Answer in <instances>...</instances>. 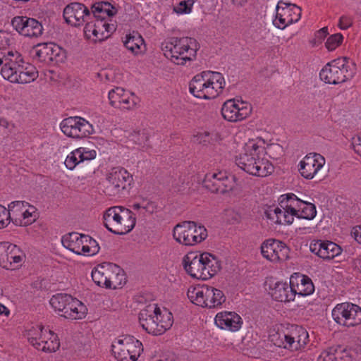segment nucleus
<instances>
[{"mask_svg":"<svg viewBox=\"0 0 361 361\" xmlns=\"http://www.w3.org/2000/svg\"><path fill=\"white\" fill-rule=\"evenodd\" d=\"M261 122L259 127L250 126V175L266 177L274 172V166L267 157L275 159L282 151L278 144L269 143Z\"/></svg>","mask_w":361,"mask_h":361,"instance_id":"nucleus-1","label":"nucleus"},{"mask_svg":"<svg viewBox=\"0 0 361 361\" xmlns=\"http://www.w3.org/2000/svg\"><path fill=\"white\" fill-rule=\"evenodd\" d=\"M0 66L3 64L1 74L11 82L27 84L38 78V71L30 63H25L21 54L17 51L7 50L1 52Z\"/></svg>","mask_w":361,"mask_h":361,"instance_id":"nucleus-2","label":"nucleus"},{"mask_svg":"<svg viewBox=\"0 0 361 361\" xmlns=\"http://www.w3.org/2000/svg\"><path fill=\"white\" fill-rule=\"evenodd\" d=\"M269 339L277 347L296 351L306 346L309 342V334L300 326L279 324L270 329Z\"/></svg>","mask_w":361,"mask_h":361,"instance_id":"nucleus-3","label":"nucleus"},{"mask_svg":"<svg viewBox=\"0 0 361 361\" xmlns=\"http://www.w3.org/2000/svg\"><path fill=\"white\" fill-rule=\"evenodd\" d=\"M138 318L142 329L154 336L165 333L173 322L171 312L165 308L161 310L155 303L149 304L142 310Z\"/></svg>","mask_w":361,"mask_h":361,"instance_id":"nucleus-4","label":"nucleus"},{"mask_svg":"<svg viewBox=\"0 0 361 361\" xmlns=\"http://www.w3.org/2000/svg\"><path fill=\"white\" fill-rule=\"evenodd\" d=\"M200 46L192 37H172L161 44L164 56L177 65H185L187 61L196 59L197 51Z\"/></svg>","mask_w":361,"mask_h":361,"instance_id":"nucleus-5","label":"nucleus"},{"mask_svg":"<svg viewBox=\"0 0 361 361\" xmlns=\"http://www.w3.org/2000/svg\"><path fill=\"white\" fill-rule=\"evenodd\" d=\"M105 227L116 235H125L135 226V214L130 209L121 206L109 208L103 216Z\"/></svg>","mask_w":361,"mask_h":361,"instance_id":"nucleus-6","label":"nucleus"},{"mask_svg":"<svg viewBox=\"0 0 361 361\" xmlns=\"http://www.w3.org/2000/svg\"><path fill=\"white\" fill-rule=\"evenodd\" d=\"M355 66L347 57L338 58L328 63L320 71L322 80L329 84H339L353 77Z\"/></svg>","mask_w":361,"mask_h":361,"instance_id":"nucleus-7","label":"nucleus"},{"mask_svg":"<svg viewBox=\"0 0 361 361\" xmlns=\"http://www.w3.org/2000/svg\"><path fill=\"white\" fill-rule=\"evenodd\" d=\"M265 216L271 224L290 225L296 218L293 193L281 195L278 199V204L267 207Z\"/></svg>","mask_w":361,"mask_h":361,"instance_id":"nucleus-8","label":"nucleus"},{"mask_svg":"<svg viewBox=\"0 0 361 361\" xmlns=\"http://www.w3.org/2000/svg\"><path fill=\"white\" fill-rule=\"evenodd\" d=\"M49 303L61 316L68 319H82L87 314L86 306L79 300L66 293L54 295Z\"/></svg>","mask_w":361,"mask_h":361,"instance_id":"nucleus-9","label":"nucleus"},{"mask_svg":"<svg viewBox=\"0 0 361 361\" xmlns=\"http://www.w3.org/2000/svg\"><path fill=\"white\" fill-rule=\"evenodd\" d=\"M187 295L191 302L202 307H219L226 301L223 291L207 285L190 287Z\"/></svg>","mask_w":361,"mask_h":361,"instance_id":"nucleus-10","label":"nucleus"},{"mask_svg":"<svg viewBox=\"0 0 361 361\" xmlns=\"http://www.w3.org/2000/svg\"><path fill=\"white\" fill-rule=\"evenodd\" d=\"M173 236L180 244L192 246L205 240L207 231L204 226L194 221H183L173 228Z\"/></svg>","mask_w":361,"mask_h":361,"instance_id":"nucleus-11","label":"nucleus"},{"mask_svg":"<svg viewBox=\"0 0 361 361\" xmlns=\"http://www.w3.org/2000/svg\"><path fill=\"white\" fill-rule=\"evenodd\" d=\"M63 245L77 255L93 256L100 250L98 243L88 235L73 232L63 236Z\"/></svg>","mask_w":361,"mask_h":361,"instance_id":"nucleus-12","label":"nucleus"},{"mask_svg":"<svg viewBox=\"0 0 361 361\" xmlns=\"http://www.w3.org/2000/svg\"><path fill=\"white\" fill-rule=\"evenodd\" d=\"M26 335L30 343L39 350L51 353L60 346L56 334L42 326H32L27 331Z\"/></svg>","mask_w":361,"mask_h":361,"instance_id":"nucleus-13","label":"nucleus"},{"mask_svg":"<svg viewBox=\"0 0 361 361\" xmlns=\"http://www.w3.org/2000/svg\"><path fill=\"white\" fill-rule=\"evenodd\" d=\"M111 347L118 361H136L143 350L142 343L131 336H123L116 339Z\"/></svg>","mask_w":361,"mask_h":361,"instance_id":"nucleus-14","label":"nucleus"},{"mask_svg":"<svg viewBox=\"0 0 361 361\" xmlns=\"http://www.w3.org/2000/svg\"><path fill=\"white\" fill-rule=\"evenodd\" d=\"M116 30V22L112 19L101 20L91 18L85 25V37L94 42L107 39Z\"/></svg>","mask_w":361,"mask_h":361,"instance_id":"nucleus-15","label":"nucleus"},{"mask_svg":"<svg viewBox=\"0 0 361 361\" xmlns=\"http://www.w3.org/2000/svg\"><path fill=\"white\" fill-rule=\"evenodd\" d=\"M332 317L337 323L348 327L361 324V307L350 302L338 304L332 310Z\"/></svg>","mask_w":361,"mask_h":361,"instance_id":"nucleus-16","label":"nucleus"},{"mask_svg":"<svg viewBox=\"0 0 361 361\" xmlns=\"http://www.w3.org/2000/svg\"><path fill=\"white\" fill-rule=\"evenodd\" d=\"M235 177L226 171L208 173L203 180L205 188L214 193L224 194L233 190Z\"/></svg>","mask_w":361,"mask_h":361,"instance_id":"nucleus-17","label":"nucleus"},{"mask_svg":"<svg viewBox=\"0 0 361 361\" xmlns=\"http://www.w3.org/2000/svg\"><path fill=\"white\" fill-rule=\"evenodd\" d=\"M301 17V9L295 4L279 1L276 14L273 19L274 25L283 30L288 25L298 22Z\"/></svg>","mask_w":361,"mask_h":361,"instance_id":"nucleus-18","label":"nucleus"},{"mask_svg":"<svg viewBox=\"0 0 361 361\" xmlns=\"http://www.w3.org/2000/svg\"><path fill=\"white\" fill-rule=\"evenodd\" d=\"M60 128L66 136L75 139L88 137L94 131L92 125L80 116H71L63 119Z\"/></svg>","mask_w":361,"mask_h":361,"instance_id":"nucleus-19","label":"nucleus"},{"mask_svg":"<svg viewBox=\"0 0 361 361\" xmlns=\"http://www.w3.org/2000/svg\"><path fill=\"white\" fill-rule=\"evenodd\" d=\"M25 259L24 252L16 245L8 242L0 243V267L15 269L22 266Z\"/></svg>","mask_w":361,"mask_h":361,"instance_id":"nucleus-20","label":"nucleus"},{"mask_svg":"<svg viewBox=\"0 0 361 361\" xmlns=\"http://www.w3.org/2000/svg\"><path fill=\"white\" fill-rule=\"evenodd\" d=\"M260 249L263 257L271 263L277 264L289 259L290 249L280 240L268 239L261 245Z\"/></svg>","mask_w":361,"mask_h":361,"instance_id":"nucleus-21","label":"nucleus"},{"mask_svg":"<svg viewBox=\"0 0 361 361\" xmlns=\"http://www.w3.org/2000/svg\"><path fill=\"white\" fill-rule=\"evenodd\" d=\"M325 164V158L320 154L309 153L298 162V171L303 178L312 180L324 168Z\"/></svg>","mask_w":361,"mask_h":361,"instance_id":"nucleus-22","label":"nucleus"},{"mask_svg":"<svg viewBox=\"0 0 361 361\" xmlns=\"http://www.w3.org/2000/svg\"><path fill=\"white\" fill-rule=\"evenodd\" d=\"M63 14L66 22L73 27L83 25L92 18L89 8L85 4L78 2L67 5Z\"/></svg>","mask_w":361,"mask_h":361,"instance_id":"nucleus-23","label":"nucleus"},{"mask_svg":"<svg viewBox=\"0 0 361 361\" xmlns=\"http://www.w3.org/2000/svg\"><path fill=\"white\" fill-rule=\"evenodd\" d=\"M33 58L40 62H62L65 59L63 50L52 43L39 44L32 49Z\"/></svg>","mask_w":361,"mask_h":361,"instance_id":"nucleus-24","label":"nucleus"},{"mask_svg":"<svg viewBox=\"0 0 361 361\" xmlns=\"http://www.w3.org/2000/svg\"><path fill=\"white\" fill-rule=\"evenodd\" d=\"M266 289L274 300L281 302H289L294 300V294L290 282L288 283L283 280L270 278L266 281Z\"/></svg>","mask_w":361,"mask_h":361,"instance_id":"nucleus-25","label":"nucleus"},{"mask_svg":"<svg viewBox=\"0 0 361 361\" xmlns=\"http://www.w3.org/2000/svg\"><path fill=\"white\" fill-rule=\"evenodd\" d=\"M11 25L18 33L27 37H37L43 32V27L38 20L26 16L14 17Z\"/></svg>","mask_w":361,"mask_h":361,"instance_id":"nucleus-26","label":"nucleus"},{"mask_svg":"<svg viewBox=\"0 0 361 361\" xmlns=\"http://www.w3.org/2000/svg\"><path fill=\"white\" fill-rule=\"evenodd\" d=\"M221 114L224 119L231 122L242 121L248 116L247 103L235 99H228L222 106Z\"/></svg>","mask_w":361,"mask_h":361,"instance_id":"nucleus-27","label":"nucleus"},{"mask_svg":"<svg viewBox=\"0 0 361 361\" xmlns=\"http://www.w3.org/2000/svg\"><path fill=\"white\" fill-rule=\"evenodd\" d=\"M109 99L112 106L121 110H130L136 104L134 95L120 87L109 91Z\"/></svg>","mask_w":361,"mask_h":361,"instance_id":"nucleus-28","label":"nucleus"},{"mask_svg":"<svg viewBox=\"0 0 361 361\" xmlns=\"http://www.w3.org/2000/svg\"><path fill=\"white\" fill-rule=\"evenodd\" d=\"M310 251L324 259H331L341 253L339 245L328 240H313L310 245Z\"/></svg>","mask_w":361,"mask_h":361,"instance_id":"nucleus-29","label":"nucleus"},{"mask_svg":"<svg viewBox=\"0 0 361 361\" xmlns=\"http://www.w3.org/2000/svg\"><path fill=\"white\" fill-rule=\"evenodd\" d=\"M290 283L294 299L296 295L299 296H308L314 291V286L310 278L300 273H294L290 277Z\"/></svg>","mask_w":361,"mask_h":361,"instance_id":"nucleus-30","label":"nucleus"},{"mask_svg":"<svg viewBox=\"0 0 361 361\" xmlns=\"http://www.w3.org/2000/svg\"><path fill=\"white\" fill-rule=\"evenodd\" d=\"M107 180L114 190V192L117 193L130 185L133 176L125 169L115 167L109 173Z\"/></svg>","mask_w":361,"mask_h":361,"instance_id":"nucleus-31","label":"nucleus"},{"mask_svg":"<svg viewBox=\"0 0 361 361\" xmlns=\"http://www.w3.org/2000/svg\"><path fill=\"white\" fill-rule=\"evenodd\" d=\"M216 325L221 329L231 331H238L242 324V318L234 312L224 311L216 314L214 318Z\"/></svg>","mask_w":361,"mask_h":361,"instance_id":"nucleus-32","label":"nucleus"},{"mask_svg":"<svg viewBox=\"0 0 361 361\" xmlns=\"http://www.w3.org/2000/svg\"><path fill=\"white\" fill-rule=\"evenodd\" d=\"M204 80L207 85L208 98H216L222 92L225 87V80L223 75L219 72L203 71Z\"/></svg>","mask_w":361,"mask_h":361,"instance_id":"nucleus-33","label":"nucleus"},{"mask_svg":"<svg viewBox=\"0 0 361 361\" xmlns=\"http://www.w3.org/2000/svg\"><path fill=\"white\" fill-rule=\"evenodd\" d=\"M203 253L197 255L190 253L187 255L183 259L184 269L192 278L203 280Z\"/></svg>","mask_w":361,"mask_h":361,"instance_id":"nucleus-34","label":"nucleus"},{"mask_svg":"<svg viewBox=\"0 0 361 361\" xmlns=\"http://www.w3.org/2000/svg\"><path fill=\"white\" fill-rule=\"evenodd\" d=\"M90 13L93 19L109 20L118 13V8L109 1H99L92 5Z\"/></svg>","mask_w":361,"mask_h":361,"instance_id":"nucleus-35","label":"nucleus"},{"mask_svg":"<svg viewBox=\"0 0 361 361\" xmlns=\"http://www.w3.org/2000/svg\"><path fill=\"white\" fill-rule=\"evenodd\" d=\"M294 204L296 210V218L312 220L317 215L316 207L314 204L301 200L295 194Z\"/></svg>","mask_w":361,"mask_h":361,"instance_id":"nucleus-36","label":"nucleus"},{"mask_svg":"<svg viewBox=\"0 0 361 361\" xmlns=\"http://www.w3.org/2000/svg\"><path fill=\"white\" fill-rule=\"evenodd\" d=\"M123 44L134 55L143 54L146 50L144 39L139 33L135 32L126 36Z\"/></svg>","mask_w":361,"mask_h":361,"instance_id":"nucleus-37","label":"nucleus"},{"mask_svg":"<svg viewBox=\"0 0 361 361\" xmlns=\"http://www.w3.org/2000/svg\"><path fill=\"white\" fill-rule=\"evenodd\" d=\"M207 85L204 80L203 72L192 78L189 84L190 92L195 97L209 99Z\"/></svg>","mask_w":361,"mask_h":361,"instance_id":"nucleus-38","label":"nucleus"},{"mask_svg":"<svg viewBox=\"0 0 361 361\" xmlns=\"http://www.w3.org/2000/svg\"><path fill=\"white\" fill-rule=\"evenodd\" d=\"M111 264H99L92 271V280L97 286L108 288Z\"/></svg>","mask_w":361,"mask_h":361,"instance_id":"nucleus-39","label":"nucleus"},{"mask_svg":"<svg viewBox=\"0 0 361 361\" xmlns=\"http://www.w3.org/2000/svg\"><path fill=\"white\" fill-rule=\"evenodd\" d=\"M203 280H207L214 276L221 269L219 261L212 255L203 253Z\"/></svg>","mask_w":361,"mask_h":361,"instance_id":"nucleus-40","label":"nucleus"},{"mask_svg":"<svg viewBox=\"0 0 361 361\" xmlns=\"http://www.w3.org/2000/svg\"><path fill=\"white\" fill-rule=\"evenodd\" d=\"M126 282L123 269L115 264H111L108 288L116 289L122 287Z\"/></svg>","mask_w":361,"mask_h":361,"instance_id":"nucleus-41","label":"nucleus"},{"mask_svg":"<svg viewBox=\"0 0 361 361\" xmlns=\"http://www.w3.org/2000/svg\"><path fill=\"white\" fill-rule=\"evenodd\" d=\"M27 207V202L25 201H14L11 202L7 210L9 211L10 216L11 217V221L16 225L21 224L20 217L22 216L23 213L25 208Z\"/></svg>","mask_w":361,"mask_h":361,"instance_id":"nucleus-42","label":"nucleus"},{"mask_svg":"<svg viewBox=\"0 0 361 361\" xmlns=\"http://www.w3.org/2000/svg\"><path fill=\"white\" fill-rule=\"evenodd\" d=\"M36 211V208L27 202V207L24 210L22 216L20 217L21 224H18V226H26L35 221L37 219Z\"/></svg>","mask_w":361,"mask_h":361,"instance_id":"nucleus-43","label":"nucleus"},{"mask_svg":"<svg viewBox=\"0 0 361 361\" xmlns=\"http://www.w3.org/2000/svg\"><path fill=\"white\" fill-rule=\"evenodd\" d=\"M82 154L80 153V149H75L72 152L68 154L64 161V164L66 166V168L69 170H73L75 169V167L82 162L80 161V157Z\"/></svg>","mask_w":361,"mask_h":361,"instance_id":"nucleus-44","label":"nucleus"},{"mask_svg":"<svg viewBox=\"0 0 361 361\" xmlns=\"http://www.w3.org/2000/svg\"><path fill=\"white\" fill-rule=\"evenodd\" d=\"M132 208L135 210L142 209L140 212L143 215L145 213L152 214L157 211V204L152 201L143 200L140 203H135L132 205Z\"/></svg>","mask_w":361,"mask_h":361,"instance_id":"nucleus-45","label":"nucleus"},{"mask_svg":"<svg viewBox=\"0 0 361 361\" xmlns=\"http://www.w3.org/2000/svg\"><path fill=\"white\" fill-rule=\"evenodd\" d=\"M343 42V36L341 33H336L330 35L325 42V47L329 51H334L338 48Z\"/></svg>","mask_w":361,"mask_h":361,"instance_id":"nucleus-46","label":"nucleus"},{"mask_svg":"<svg viewBox=\"0 0 361 361\" xmlns=\"http://www.w3.org/2000/svg\"><path fill=\"white\" fill-rule=\"evenodd\" d=\"M195 3L194 0H183L174 7V11L179 14L190 13Z\"/></svg>","mask_w":361,"mask_h":361,"instance_id":"nucleus-47","label":"nucleus"},{"mask_svg":"<svg viewBox=\"0 0 361 361\" xmlns=\"http://www.w3.org/2000/svg\"><path fill=\"white\" fill-rule=\"evenodd\" d=\"M337 348H330L323 350L317 358V361H336Z\"/></svg>","mask_w":361,"mask_h":361,"instance_id":"nucleus-48","label":"nucleus"},{"mask_svg":"<svg viewBox=\"0 0 361 361\" xmlns=\"http://www.w3.org/2000/svg\"><path fill=\"white\" fill-rule=\"evenodd\" d=\"M9 211L0 204V229L6 228L11 222Z\"/></svg>","mask_w":361,"mask_h":361,"instance_id":"nucleus-49","label":"nucleus"},{"mask_svg":"<svg viewBox=\"0 0 361 361\" xmlns=\"http://www.w3.org/2000/svg\"><path fill=\"white\" fill-rule=\"evenodd\" d=\"M221 215L222 219L229 224H233L239 220V215L232 209H224Z\"/></svg>","mask_w":361,"mask_h":361,"instance_id":"nucleus-50","label":"nucleus"},{"mask_svg":"<svg viewBox=\"0 0 361 361\" xmlns=\"http://www.w3.org/2000/svg\"><path fill=\"white\" fill-rule=\"evenodd\" d=\"M11 37L9 34L5 31L0 30V50L3 51H7V47L10 45Z\"/></svg>","mask_w":361,"mask_h":361,"instance_id":"nucleus-51","label":"nucleus"},{"mask_svg":"<svg viewBox=\"0 0 361 361\" xmlns=\"http://www.w3.org/2000/svg\"><path fill=\"white\" fill-rule=\"evenodd\" d=\"M235 164L242 171L247 172V163L248 161V156L247 153L239 154L235 157Z\"/></svg>","mask_w":361,"mask_h":361,"instance_id":"nucleus-52","label":"nucleus"},{"mask_svg":"<svg viewBox=\"0 0 361 361\" xmlns=\"http://www.w3.org/2000/svg\"><path fill=\"white\" fill-rule=\"evenodd\" d=\"M78 149L80 150L81 155L80 161H84L85 160H92L96 157V151L95 150H89L85 147H79Z\"/></svg>","mask_w":361,"mask_h":361,"instance_id":"nucleus-53","label":"nucleus"},{"mask_svg":"<svg viewBox=\"0 0 361 361\" xmlns=\"http://www.w3.org/2000/svg\"><path fill=\"white\" fill-rule=\"evenodd\" d=\"M336 357V361H354L349 351L341 348L337 349Z\"/></svg>","mask_w":361,"mask_h":361,"instance_id":"nucleus-54","label":"nucleus"},{"mask_svg":"<svg viewBox=\"0 0 361 361\" xmlns=\"http://www.w3.org/2000/svg\"><path fill=\"white\" fill-rule=\"evenodd\" d=\"M351 146L355 153L361 157V135H356L353 137Z\"/></svg>","mask_w":361,"mask_h":361,"instance_id":"nucleus-55","label":"nucleus"},{"mask_svg":"<svg viewBox=\"0 0 361 361\" xmlns=\"http://www.w3.org/2000/svg\"><path fill=\"white\" fill-rule=\"evenodd\" d=\"M352 25V19L347 16H343L339 18L338 26L341 30H347Z\"/></svg>","mask_w":361,"mask_h":361,"instance_id":"nucleus-56","label":"nucleus"},{"mask_svg":"<svg viewBox=\"0 0 361 361\" xmlns=\"http://www.w3.org/2000/svg\"><path fill=\"white\" fill-rule=\"evenodd\" d=\"M0 126L7 130V133H12L16 128V125L9 122L4 118H0Z\"/></svg>","mask_w":361,"mask_h":361,"instance_id":"nucleus-57","label":"nucleus"},{"mask_svg":"<svg viewBox=\"0 0 361 361\" xmlns=\"http://www.w3.org/2000/svg\"><path fill=\"white\" fill-rule=\"evenodd\" d=\"M327 27H323L318 30L314 35L315 43H321L327 35Z\"/></svg>","mask_w":361,"mask_h":361,"instance_id":"nucleus-58","label":"nucleus"},{"mask_svg":"<svg viewBox=\"0 0 361 361\" xmlns=\"http://www.w3.org/2000/svg\"><path fill=\"white\" fill-rule=\"evenodd\" d=\"M209 133L208 132L198 133L194 136L195 141L198 143H206L209 142Z\"/></svg>","mask_w":361,"mask_h":361,"instance_id":"nucleus-59","label":"nucleus"},{"mask_svg":"<svg viewBox=\"0 0 361 361\" xmlns=\"http://www.w3.org/2000/svg\"><path fill=\"white\" fill-rule=\"evenodd\" d=\"M352 235L355 240L361 244V226L354 227L352 231Z\"/></svg>","mask_w":361,"mask_h":361,"instance_id":"nucleus-60","label":"nucleus"},{"mask_svg":"<svg viewBox=\"0 0 361 361\" xmlns=\"http://www.w3.org/2000/svg\"><path fill=\"white\" fill-rule=\"evenodd\" d=\"M10 314L9 310L3 304L0 303V315L4 314L8 316Z\"/></svg>","mask_w":361,"mask_h":361,"instance_id":"nucleus-61","label":"nucleus"},{"mask_svg":"<svg viewBox=\"0 0 361 361\" xmlns=\"http://www.w3.org/2000/svg\"><path fill=\"white\" fill-rule=\"evenodd\" d=\"M233 4L238 6V7H242L245 6L247 4V0H232Z\"/></svg>","mask_w":361,"mask_h":361,"instance_id":"nucleus-62","label":"nucleus"},{"mask_svg":"<svg viewBox=\"0 0 361 361\" xmlns=\"http://www.w3.org/2000/svg\"><path fill=\"white\" fill-rule=\"evenodd\" d=\"M157 361H163V360H157Z\"/></svg>","mask_w":361,"mask_h":361,"instance_id":"nucleus-63","label":"nucleus"}]
</instances>
